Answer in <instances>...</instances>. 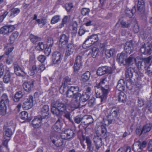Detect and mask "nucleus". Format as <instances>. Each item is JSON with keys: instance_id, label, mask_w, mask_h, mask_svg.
I'll return each mask as SVG.
<instances>
[{"instance_id": "52", "label": "nucleus", "mask_w": 152, "mask_h": 152, "mask_svg": "<svg viewBox=\"0 0 152 152\" xmlns=\"http://www.w3.org/2000/svg\"><path fill=\"white\" fill-rule=\"evenodd\" d=\"M64 112V117L66 118V119H68L71 122L72 124H74V122L71 119L70 117V112L65 111Z\"/></svg>"}, {"instance_id": "12", "label": "nucleus", "mask_w": 152, "mask_h": 152, "mask_svg": "<svg viewBox=\"0 0 152 152\" xmlns=\"http://www.w3.org/2000/svg\"><path fill=\"white\" fill-rule=\"evenodd\" d=\"M53 44V40L52 38H49L47 41V47L45 50V53L47 56H48L51 51V48Z\"/></svg>"}, {"instance_id": "5", "label": "nucleus", "mask_w": 152, "mask_h": 152, "mask_svg": "<svg viewBox=\"0 0 152 152\" xmlns=\"http://www.w3.org/2000/svg\"><path fill=\"white\" fill-rule=\"evenodd\" d=\"M75 133V131L73 129H67L61 133V137L62 139L66 140L70 139L74 137Z\"/></svg>"}, {"instance_id": "48", "label": "nucleus", "mask_w": 152, "mask_h": 152, "mask_svg": "<svg viewBox=\"0 0 152 152\" xmlns=\"http://www.w3.org/2000/svg\"><path fill=\"white\" fill-rule=\"evenodd\" d=\"M18 33L17 31H15L12 34L10 39L11 43H13L15 39L18 37Z\"/></svg>"}, {"instance_id": "13", "label": "nucleus", "mask_w": 152, "mask_h": 152, "mask_svg": "<svg viewBox=\"0 0 152 152\" xmlns=\"http://www.w3.org/2000/svg\"><path fill=\"white\" fill-rule=\"evenodd\" d=\"M134 48L132 42V41L127 42L124 45V50L125 53L127 54H130L133 51Z\"/></svg>"}, {"instance_id": "26", "label": "nucleus", "mask_w": 152, "mask_h": 152, "mask_svg": "<svg viewBox=\"0 0 152 152\" xmlns=\"http://www.w3.org/2000/svg\"><path fill=\"white\" fill-rule=\"evenodd\" d=\"M125 80L120 79L118 82L116 88L119 91H123L125 90Z\"/></svg>"}, {"instance_id": "53", "label": "nucleus", "mask_w": 152, "mask_h": 152, "mask_svg": "<svg viewBox=\"0 0 152 152\" xmlns=\"http://www.w3.org/2000/svg\"><path fill=\"white\" fill-rule=\"evenodd\" d=\"M90 12L89 8H83L81 10V14L83 15H88Z\"/></svg>"}, {"instance_id": "23", "label": "nucleus", "mask_w": 152, "mask_h": 152, "mask_svg": "<svg viewBox=\"0 0 152 152\" xmlns=\"http://www.w3.org/2000/svg\"><path fill=\"white\" fill-rule=\"evenodd\" d=\"M82 123L85 125H88L92 123L94 120L91 115H85L83 117Z\"/></svg>"}, {"instance_id": "51", "label": "nucleus", "mask_w": 152, "mask_h": 152, "mask_svg": "<svg viewBox=\"0 0 152 152\" xmlns=\"http://www.w3.org/2000/svg\"><path fill=\"white\" fill-rule=\"evenodd\" d=\"M83 117H81L80 116L78 115L75 117L74 118L75 122L78 124L80 123H82L83 122Z\"/></svg>"}, {"instance_id": "41", "label": "nucleus", "mask_w": 152, "mask_h": 152, "mask_svg": "<svg viewBox=\"0 0 152 152\" xmlns=\"http://www.w3.org/2000/svg\"><path fill=\"white\" fill-rule=\"evenodd\" d=\"M69 19V17L68 16H65L62 19L61 23L58 26V28H61L64 26V25L66 24L68 20Z\"/></svg>"}, {"instance_id": "16", "label": "nucleus", "mask_w": 152, "mask_h": 152, "mask_svg": "<svg viewBox=\"0 0 152 152\" xmlns=\"http://www.w3.org/2000/svg\"><path fill=\"white\" fill-rule=\"evenodd\" d=\"M61 55L60 53L56 51L52 55V61L54 64H59L61 59Z\"/></svg>"}, {"instance_id": "17", "label": "nucleus", "mask_w": 152, "mask_h": 152, "mask_svg": "<svg viewBox=\"0 0 152 152\" xmlns=\"http://www.w3.org/2000/svg\"><path fill=\"white\" fill-rule=\"evenodd\" d=\"M93 140L96 148L97 149H99L102 145V141L101 136H94Z\"/></svg>"}, {"instance_id": "8", "label": "nucleus", "mask_w": 152, "mask_h": 152, "mask_svg": "<svg viewBox=\"0 0 152 152\" xmlns=\"http://www.w3.org/2000/svg\"><path fill=\"white\" fill-rule=\"evenodd\" d=\"M33 97L31 95H30L28 98L25 101L22 105V107L25 110H28L31 108L33 106Z\"/></svg>"}, {"instance_id": "9", "label": "nucleus", "mask_w": 152, "mask_h": 152, "mask_svg": "<svg viewBox=\"0 0 152 152\" xmlns=\"http://www.w3.org/2000/svg\"><path fill=\"white\" fill-rule=\"evenodd\" d=\"M152 50L151 44L149 43L144 44L142 45L140 49L141 53L145 54H151Z\"/></svg>"}, {"instance_id": "29", "label": "nucleus", "mask_w": 152, "mask_h": 152, "mask_svg": "<svg viewBox=\"0 0 152 152\" xmlns=\"http://www.w3.org/2000/svg\"><path fill=\"white\" fill-rule=\"evenodd\" d=\"M67 50L66 52L65 56H69L72 54L74 50V47L72 44L71 43H69L67 46Z\"/></svg>"}, {"instance_id": "36", "label": "nucleus", "mask_w": 152, "mask_h": 152, "mask_svg": "<svg viewBox=\"0 0 152 152\" xmlns=\"http://www.w3.org/2000/svg\"><path fill=\"white\" fill-rule=\"evenodd\" d=\"M61 126L60 120L58 118L52 128L54 131L58 132L60 130Z\"/></svg>"}, {"instance_id": "57", "label": "nucleus", "mask_w": 152, "mask_h": 152, "mask_svg": "<svg viewBox=\"0 0 152 152\" xmlns=\"http://www.w3.org/2000/svg\"><path fill=\"white\" fill-rule=\"evenodd\" d=\"M147 70L146 73L149 76L152 75V64H150L145 69Z\"/></svg>"}, {"instance_id": "18", "label": "nucleus", "mask_w": 152, "mask_h": 152, "mask_svg": "<svg viewBox=\"0 0 152 152\" xmlns=\"http://www.w3.org/2000/svg\"><path fill=\"white\" fill-rule=\"evenodd\" d=\"M69 37L65 34L61 35L60 37V43L62 45L61 46L63 47L66 46L68 42Z\"/></svg>"}, {"instance_id": "39", "label": "nucleus", "mask_w": 152, "mask_h": 152, "mask_svg": "<svg viewBox=\"0 0 152 152\" xmlns=\"http://www.w3.org/2000/svg\"><path fill=\"white\" fill-rule=\"evenodd\" d=\"M20 12V9L18 8H13L10 10V16L12 17L18 15Z\"/></svg>"}, {"instance_id": "58", "label": "nucleus", "mask_w": 152, "mask_h": 152, "mask_svg": "<svg viewBox=\"0 0 152 152\" xmlns=\"http://www.w3.org/2000/svg\"><path fill=\"white\" fill-rule=\"evenodd\" d=\"M138 67L139 69H142V68L145 69L146 66L143 61H139L137 64Z\"/></svg>"}, {"instance_id": "54", "label": "nucleus", "mask_w": 152, "mask_h": 152, "mask_svg": "<svg viewBox=\"0 0 152 152\" xmlns=\"http://www.w3.org/2000/svg\"><path fill=\"white\" fill-rule=\"evenodd\" d=\"M36 48L39 50V49L42 50L45 49V45L42 42H40L38 43Z\"/></svg>"}, {"instance_id": "64", "label": "nucleus", "mask_w": 152, "mask_h": 152, "mask_svg": "<svg viewBox=\"0 0 152 152\" xmlns=\"http://www.w3.org/2000/svg\"><path fill=\"white\" fill-rule=\"evenodd\" d=\"M151 59V58L149 57L147 58H143L142 60L143 62L144 63V64L146 65L147 66V65H148Z\"/></svg>"}, {"instance_id": "1", "label": "nucleus", "mask_w": 152, "mask_h": 152, "mask_svg": "<svg viewBox=\"0 0 152 152\" xmlns=\"http://www.w3.org/2000/svg\"><path fill=\"white\" fill-rule=\"evenodd\" d=\"M110 90L109 85H106L103 87L98 85L95 87V91L97 98V100L100 101L101 103L100 104L105 101L107 94Z\"/></svg>"}, {"instance_id": "34", "label": "nucleus", "mask_w": 152, "mask_h": 152, "mask_svg": "<svg viewBox=\"0 0 152 152\" xmlns=\"http://www.w3.org/2000/svg\"><path fill=\"white\" fill-rule=\"evenodd\" d=\"M152 126V124L150 123L146 124L143 126L141 130V134H145L149 132L151 130Z\"/></svg>"}, {"instance_id": "30", "label": "nucleus", "mask_w": 152, "mask_h": 152, "mask_svg": "<svg viewBox=\"0 0 152 152\" xmlns=\"http://www.w3.org/2000/svg\"><path fill=\"white\" fill-rule=\"evenodd\" d=\"M51 111L52 113L54 115L58 116H61V112L56 106L53 105V102L51 104Z\"/></svg>"}, {"instance_id": "47", "label": "nucleus", "mask_w": 152, "mask_h": 152, "mask_svg": "<svg viewBox=\"0 0 152 152\" xmlns=\"http://www.w3.org/2000/svg\"><path fill=\"white\" fill-rule=\"evenodd\" d=\"M60 20V16L59 15H56L52 17L50 23L52 24H54L58 22Z\"/></svg>"}, {"instance_id": "3", "label": "nucleus", "mask_w": 152, "mask_h": 152, "mask_svg": "<svg viewBox=\"0 0 152 152\" xmlns=\"http://www.w3.org/2000/svg\"><path fill=\"white\" fill-rule=\"evenodd\" d=\"M9 103L8 96L5 94H3L1 97L0 101V114L4 115L7 113V105Z\"/></svg>"}, {"instance_id": "24", "label": "nucleus", "mask_w": 152, "mask_h": 152, "mask_svg": "<svg viewBox=\"0 0 152 152\" xmlns=\"http://www.w3.org/2000/svg\"><path fill=\"white\" fill-rule=\"evenodd\" d=\"M42 120L41 118H34L31 122L33 127L35 129L41 126Z\"/></svg>"}, {"instance_id": "10", "label": "nucleus", "mask_w": 152, "mask_h": 152, "mask_svg": "<svg viewBox=\"0 0 152 152\" xmlns=\"http://www.w3.org/2000/svg\"><path fill=\"white\" fill-rule=\"evenodd\" d=\"M15 28L14 26L13 25L5 26L0 29V34H7L11 32Z\"/></svg>"}, {"instance_id": "49", "label": "nucleus", "mask_w": 152, "mask_h": 152, "mask_svg": "<svg viewBox=\"0 0 152 152\" xmlns=\"http://www.w3.org/2000/svg\"><path fill=\"white\" fill-rule=\"evenodd\" d=\"M28 115L27 112L24 111L21 112L19 116L21 119L26 120L28 119Z\"/></svg>"}, {"instance_id": "19", "label": "nucleus", "mask_w": 152, "mask_h": 152, "mask_svg": "<svg viewBox=\"0 0 152 152\" xmlns=\"http://www.w3.org/2000/svg\"><path fill=\"white\" fill-rule=\"evenodd\" d=\"M34 82V80L25 82L23 85L24 90L28 92H30L33 87Z\"/></svg>"}, {"instance_id": "32", "label": "nucleus", "mask_w": 152, "mask_h": 152, "mask_svg": "<svg viewBox=\"0 0 152 152\" xmlns=\"http://www.w3.org/2000/svg\"><path fill=\"white\" fill-rule=\"evenodd\" d=\"M125 12L126 15L129 18H132L134 14L136 12L135 7V6H134L131 10L129 9H127L126 10Z\"/></svg>"}, {"instance_id": "25", "label": "nucleus", "mask_w": 152, "mask_h": 152, "mask_svg": "<svg viewBox=\"0 0 152 152\" xmlns=\"http://www.w3.org/2000/svg\"><path fill=\"white\" fill-rule=\"evenodd\" d=\"M133 148L135 152H141L142 148L141 142L139 141L135 142L133 145Z\"/></svg>"}, {"instance_id": "45", "label": "nucleus", "mask_w": 152, "mask_h": 152, "mask_svg": "<svg viewBox=\"0 0 152 152\" xmlns=\"http://www.w3.org/2000/svg\"><path fill=\"white\" fill-rule=\"evenodd\" d=\"M98 53L97 48L96 47H94L92 48L91 51L89 53L88 56H90L93 58L96 57Z\"/></svg>"}, {"instance_id": "33", "label": "nucleus", "mask_w": 152, "mask_h": 152, "mask_svg": "<svg viewBox=\"0 0 152 152\" xmlns=\"http://www.w3.org/2000/svg\"><path fill=\"white\" fill-rule=\"evenodd\" d=\"M71 79L68 77H64L63 80V85H64L63 87V90L64 91V89L66 88V86L67 85L70 84Z\"/></svg>"}, {"instance_id": "50", "label": "nucleus", "mask_w": 152, "mask_h": 152, "mask_svg": "<svg viewBox=\"0 0 152 152\" xmlns=\"http://www.w3.org/2000/svg\"><path fill=\"white\" fill-rule=\"evenodd\" d=\"M29 38L31 41L34 43L40 40V38L39 37L32 34L30 35Z\"/></svg>"}, {"instance_id": "6", "label": "nucleus", "mask_w": 152, "mask_h": 152, "mask_svg": "<svg viewBox=\"0 0 152 152\" xmlns=\"http://www.w3.org/2000/svg\"><path fill=\"white\" fill-rule=\"evenodd\" d=\"M112 70L111 67L107 66L99 67L96 73L99 76H102L104 74H111Z\"/></svg>"}, {"instance_id": "2", "label": "nucleus", "mask_w": 152, "mask_h": 152, "mask_svg": "<svg viewBox=\"0 0 152 152\" xmlns=\"http://www.w3.org/2000/svg\"><path fill=\"white\" fill-rule=\"evenodd\" d=\"M106 114L107 118V121L108 122L107 125H109L115 121V118L119 113L118 109L115 108H110L107 111Z\"/></svg>"}, {"instance_id": "59", "label": "nucleus", "mask_w": 152, "mask_h": 152, "mask_svg": "<svg viewBox=\"0 0 152 152\" xmlns=\"http://www.w3.org/2000/svg\"><path fill=\"white\" fill-rule=\"evenodd\" d=\"M82 66V65H78L74 63V65L73 66L74 72H78Z\"/></svg>"}, {"instance_id": "4", "label": "nucleus", "mask_w": 152, "mask_h": 152, "mask_svg": "<svg viewBox=\"0 0 152 152\" xmlns=\"http://www.w3.org/2000/svg\"><path fill=\"white\" fill-rule=\"evenodd\" d=\"M99 38L97 34H92L86 39L83 43V48H88L95 43L98 41Z\"/></svg>"}, {"instance_id": "55", "label": "nucleus", "mask_w": 152, "mask_h": 152, "mask_svg": "<svg viewBox=\"0 0 152 152\" xmlns=\"http://www.w3.org/2000/svg\"><path fill=\"white\" fill-rule=\"evenodd\" d=\"M82 56H77L76 58L75 63L78 65L79 64L82 65Z\"/></svg>"}, {"instance_id": "44", "label": "nucleus", "mask_w": 152, "mask_h": 152, "mask_svg": "<svg viewBox=\"0 0 152 152\" xmlns=\"http://www.w3.org/2000/svg\"><path fill=\"white\" fill-rule=\"evenodd\" d=\"M90 96L86 92H83L81 96L80 97V100L83 102L87 101L89 99Z\"/></svg>"}, {"instance_id": "63", "label": "nucleus", "mask_w": 152, "mask_h": 152, "mask_svg": "<svg viewBox=\"0 0 152 152\" xmlns=\"http://www.w3.org/2000/svg\"><path fill=\"white\" fill-rule=\"evenodd\" d=\"M46 59V57L43 55L39 56L37 58L38 60L41 63H43Z\"/></svg>"}, {"instance_id": "40", "label": "nucleus", "mask_w": 152, "mask_h": 152, "mask_svg": "<svg viewBox=\"0 0 152 152\" xmlns=\"http://www.w3.org/2000/svg\"><path fill=\"white\" fill-rule=\"evenodd\" d=\"M50 139L52 142L57 147L61 146L63 144V142L62 140L60 139L55 140L53 139V137H51Z\"/></svg>"}, {"instance_id": "20", "label": "nucleus", "mask_w": 152, "mask_h": 152, "mask_svg": "<svg viewBox=\"0 0 152 152\" xmlns=\"http://www.w3.org/2000/svg\"><path fill=\"white\" fill-rule=\"evenodd\" d=\"M145 5L144 0H138L137 12L138 13H143L145 10Z\"/></svg>"}, {"instance_id": "21", "label": "nucleus", "mask_w": 152, "mask_h": 152, "mask_svg": "<svg viewBox=\"0 0 152 152\" xmlns=\"http://www.w3.org/2000/svg\"><path fill=\"white\" fill-rule=\"evenodd\" d=\"M41 117L42 118H45L48 116L49 113V108L48 105L43 106L41 110Z\"/></svg>"}, {"instance_id": "37", "label": "nucleus", "mask_w": 152, "mask_h": 152, "mask_svg": "<svg viewBox=\"0 0 152 152\" xmlns=\"http://www.w3.org/2000/svg\"><path fill=\"white\" fill-rule=\"evenodd\" d=\"M47 23V20L44 18H42L41 19H38L37 20V22H35L36 24L37 23L41 28L42 27Z\"/></svg>"}, {"instance_id": "61", "label": "nucleus", "mask_w": 152, "mask_h": 152, "mask_svg": "<svg viewBox=\"0 0 152 152\" xmlns=\"http://www.w3.org/2000/svg\"><path fill=\"white\" fill-rule=\"evenodd\" d=\"M148 34L147 31H142L141 32L140 36L143 39H144L148 36Z\"/></svg>"}, {"instance_id": "15", "label": "nucleus", "mask_w": 152, "mask_h": 152, "mask_svg": "<svg viewBox=\"0 0 152 152\" xmlns=\"http://www.w3.org/2000/svg\"><path fill=\"white\" fill-rule=\"evenodd\" d=\"M134 71L135 69L133 67H130L127 69L125 72L126 79L127 80H131Z\"/></svg>"}, {"instance_id": "46", "label": "nucleus", "mask_w": 152, "mask_h": 152, "mask_svg": "<svg viewBox=\"0 0 152 152\" xmlns=\"http://www.w3.org/2000/svg\"><path fill=\"white\" fill-rule=\"evenodd\" d=\"M114 52V50L111 49L110 50H107L105 51V55L107 58H108L113 55Z\"/></svg>"}, {"instance_id": "11", "label": "nucleus", "mask_w": 152, "mask_h": 152, "mask_svg": "<svg viewBox=\"0 0 152 152\" xmlns=\"http://www.w3.org/2000/svg\"><path fill=\"white\" fill-rule=\"evenodd\" d=\"M14 72L15 74L18 76H24L27 73L22 69L17 64H14Z\"/></svg>"}, {"instance_id": "27", "label": "nucleus", "mask_w": 152, "mask_h": 152, "mask_svg": "<svg viewBox=\"0 0 152 152\" xmlns=\"http://www.w3.org/2000/svg\"><path fill=\"white\" fill-rule=\"evenodd\" d=\"M135 57L134 55H131L128 58H126L125 61V64L129 66L132 65L135 61Z\"/></svg>"}, {"instance_id": "22", "label": "nucleus", "mask_w": 152, "mask_h": 152, "mask_svg": "<svg viewBox=\"0 0 152 152\" xmlns=\"http://www.w3.org/2000/svg\"><path fill=\"white\" fill-rule=\"evenodd\" d=\"M127 57V54L122 52L120 54H118L117 56V61L120 63L124 65V61Z\"/></svg>"}, {"instance_id": "31", "label": "nucleus", "mask_w": 152, "mask_h": 152, "mask_svg": "<svg viewBox=\"0 0 152 152\" xmlns=\"http://www.w3.org/2000/svg\"><path fill=\"white\" fill-rule=\"evenodd\" d=\"M70 105L71 107L74 110L79 107L80 102L78 100L72 99L71 101Z\"/></svg>"}, {"instance_id": "60", "label": "nucleus", "mask_w": 152, "mask_h": 152, "mask_svg": "<svg viewBox=\"0 0 152 152\" xmlns=\"http://www.w3.org/2000/svg\"><path fill=\"white\" fill-rule=\"evenodd\" d=\"M121 24L122 27L124 28H128L130 25L128 21H126L124 20L121 22Z\"/></svg>"}, {"instance_id": "35", "label": "nucleus", "mask_w": 152, "mask_h": 152, "mask_svg": "<svg viewBox=\"0 0 152 152\" xmlns=\"http://www.w3.org/2000/svg\"><path fill=\"white\" fill-rule=\"evenodd\" d=\"M11 75L10 72L7 71L5 72L3 77V81L6 83H9L10 80Z\"/></svg>"}, {"instance_id": "42", "label": "nucleus", "mask_w": 152, "mask_h": 152, "mask_svg": "<svg viewBox=\"0 0 152 152\" xmlns=\"http://www.w3.org/2000/svg\"><path fill=\"white\" fill-rule=\"evenodd\" d=\"M23 96V94L21 91L17 92L15 95L14 97L13 98V100L15 102H18Z\"/></svg>"}, {"instance_id": "62", "label": "nucleus", "mask_w": 152, "mask_h": 152, "mask_svg": "<svg viewBox=\"0 0 152 152\" xmlns=\"http://www.w3.org/2000/svg\"><path fill=\"white\" fill-rule=\"evenodd\" d=\"M12 134V132L11 130L9 129H7L5 130V134L8 137H10Z\"/></svg>"}, {"instance_id": "7", "label": "nucleus", "mask_w": 152, "mask_h": 152, "mask_svg": "<svg viewBox=\"0 0 152 152\" xmlns=\"http://www.w3.org/2000/svg\"><path fill=\"white\" fill-rule=\"evenodd\" d=\"M81 90L78 86H71L67 90L66 94L67 97L72 96L74 94L80 92Z\"/></svg>"}, {"instance_id": "56", "label": "nucleus", "mask_w": 152, "mask_h": 152, "mask_svg": "<svg viewBox=\"0 0 152 152\" xmlns=\"http://www.w3.org/2000/svg\"><path fill=\"white\" fill-rule=\"evenodd\" d=\"M146 109L148 112L150 113H152V103L150 102H148L147 103L146 107Z\"/></svg>"}, {"instance_id": "38", "label": "nucleus", "mask_w": 152, "mask_h": 152, "mask_svg": "<svg viewBox=\"0 0 152 152\" xmlns=\"http://www.w3.org/2000/svg\"><path fill=\"white\" fill-rule=\"evenodd\" d=\"M118 99L119 102L124 103L126 101V95L123 92H120L118 96Z\"/></svg>"}, {"instance_id": "14", "label": "nucleus", "mask_w": 152, "mask_h": 152, "mask_svg": "<svg viewBox=\"0 0 152 152\" xmlns=\"http://www.w3.org/2000/svg\"><path fill=\"white\" fill-rule=\"evenodd\" d=\"M53 105L56 106L61 112H64L66 110V107L65 105L60 102L58 100L53 102Z\"/></svg>"}, {"instance_id": "43", "label": "nucleus", "mask_w": 152, "mask_h": 152, "mask_svg": "<svg viewBox=\"0 0 152 152\" xmlns=\"http://www.w3.org/2000/svg\"><path fill=\"white\" fill-rule=\"evenodd\" d=\"M91 74L90 72L87 71L81 76L82 80L84 82H86L88 81L90 78Z\"/></svg>"}, {"instance_id": "28", "label": "nucleus", "mask_w": 152, "mask_h": 152, "mask_svg": "<svg viewBox=\"0 0 152 152\" xmlns=\"http://www.w3.org/2000/svg\"><path fill=\"white\" fill-rule=\"evenodd\" d=\"M84 140H86L87 149L88 151L90 152H92L94 150V147L92 145V142L90 138L88 137H86Z\"/></svg>"}]
</instances>
